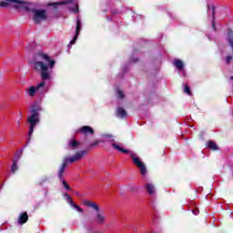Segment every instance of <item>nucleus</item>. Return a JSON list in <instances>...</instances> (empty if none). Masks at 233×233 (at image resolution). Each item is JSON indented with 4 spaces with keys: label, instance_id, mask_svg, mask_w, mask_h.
I'll return each mask as SVG.
<instances>
[{
    "label": "nucleus",
    "instance_id": "obj_29",
    "mask_svg": "<svg viewBox=\"0 0 233 233\" xmlns=\"http://www.w3.org/2000/svg\"><path fill=\"white\" fill-rule=\"evenodd\" d=\"M230 61H232V56H228L226 57V63L227 65H228L230 63Z\"/></svg>",
    "mask_w": 233,
    "mask_h": 233
},
{
    "label": "nucleus",
    "instance_id": "obj_1",
    "mask_svg": "<svg viewBox=\"0 0 233 233\" xmlns=\"http://www.w3.org/2000/svg\"><path fill=\"white\" fill-rule=\"evenodd\" d=\"M56 65V61L50 59L46 54H37L35 56L33 66L35 70L41 72L43 81H50L52 79V69Z\"/></svg>",
    "mask_w": 233,
    "mask_h": 233
},
{
    "label": "nucleus",
    "instance_id": "obj_17",
    "mask_svg": "<svg viewBox=\"0 0 233 233\" xmlns=\"http://www.w3.org/2000/svg\"><path fill=\"white\" fill-rule=\"evenodd\" d=\"M70 3H74V1L73 0H64V1L59 2V3L49 4V6H57L59 5H68Z\"/></svg>",
    "mask_w": 233,
    "mask_h": 233
},
{
    "label": "nucleus",
    "instance_id": "obj_11",
    "mask_svg": "<svg viewBox=\"0 0 233 233\" xmlns=\"http://www.w3.org/2000/svg\"><path fill=\"white\" fill-rule=\"evenodd\" d=\"M79 32H81V20H76V33L74 38L71 40L70 45H76V41H77V36L79 35Z\"/></svg>",
    "mask_w": 233,
    "mask_h": 233
},
{
    "label": "nucleus",
    "instance_id": "obj_8",
    "mask_svg": "<svg viewBox=\"0 0 233 233\" xmlns=\"http://www.w3.org/2000/svg\"><path fill=\"white\" fill-rule=\"evenodd\" d=\"M112 148L116 150V152H120V154H131L129 149L125 148V145L119 142H112L111 144Z\"/></svg>",
    "mask_w": 233,
    "mask_h": 233
},
{
    "label": "nucleus",
    "instance_id": "obj_9",
    "mask_svg": "<svg viewBox=\"0 0 233 233\" xmlns=\"http://www.w3.org/2000/svg\"><path fill=\"white\" fill-rule=\"evenodd\" d=\"M43 86H45V82L42 81L40 84H38L35 86H31L29 88L26 89V94L27 96H29V97H35V94L37 92V90H40L41 88H43Z\"/></svg>",
    "mask_w": 233,
    "mask_h": 233
},
{
    "label": "nucleus",
    "instance_id": "obj_23",
    "mask_svg": "<svg viewBox=\"0 0 233 233\" xmlns=\"http://www.w3.org/2000/svg\"><path fill=\"white\" fill-rule=\"evenodd\" d=\"M184 93L187 94V96H192V91H190V86L188 85H184Z\"/></svg>",
    "mask_w": 233,
    "mask_h": 233
},
{
    "label": "nucleus",
    "instance_id": "obj_19",
    "mask_svg": "<svg viewBox=\"0 0 233 233\" xmlns=\"http://www.w3.org/2000/svg\"><path fill=\"white\" fill-rule=\"evenodd\" d=\"M174 66L178 69V70H183V66H184V64H183V61L179 60V59H177L174 61Z\"/></svg>",
    "mask_w": 233,
    "mask_h": 233
},
{
    "label": "nucleus",
    "instance_id": "obj_25",
    "mask_svg": "<svg viewBox=\"0 0 233 233\" xmlns=\"http://www.w3.org/2000/svg\"><path fill=\"white\" fill-rule=\"evenodd\" d=\"M11 170L12 172H15V170H17V162L13 163Z\"/></svg>",
    "mask_w": 233,
    "mask_h": 233
},
{
    "label": "nucleus",
    "instance_id": "obj_27",
    "mask_svg": "<svg viewBox=\"0 0 233 233\" xmlns=\"http://www.w3.org/2000/svg\"><path fill=\"white\" fill-rule=\"evenodd\" d=\"M117 95L120 99H123V97H125V95L123 94V91H121V90H118Z\"/></svg>",
    "mask_w": 233,
    "mask_h": 233
},
{
    "label": "nucleus",
    "instance_id": "obj_28",
    "mask_svg": "<svg viewBox=\"0 0 233 233\" xmlns=\"http://www.w3.org/2000/svg\"><path fill=\"white\" fill-rule=\"evenodd\" d=\"M63 185L65 188H66V190H70V187L68 186V184H66V181L63 180Z\"/></svg>",
    "mask_w": 233,
    "mask_h": 233
},
{
    "label": "nucleus",
    "instance_id": "obj_14",
    "mask_svg": "<svg viewBox=\"0 0 233 233\" xmlns=\"http://www.w3.org/2000/svg\"><path fill=\"white\" fill-rule=\"evenodd\" d=\"M188 210H190L195 216H198L199 214V208H198V205H196V202H192L190 206L188 207Z\"/></svg>",
    "mask_w": 233,
    "mask_h": 233
},
{
    "label": "nucleus",
    "instance_id": "obj_16",
    "mask_svg": "<svg viewBox=\"0 0 233 233\" xmlns=\"http://www.w3.org/2000/svg\"><path fill=\"white\" fill-rule=\"evenodd\" d=\"M146 188H147L149 196H153V194L156 193V189L154 187V185H152V184H146Z\"/></svg>",
    "mask_w": 233,
    "mask_h": 233
},
{
    "label": "nucleus",
    "instance_id": "obj_13",
    "mask_svg": "<svg viewBox=\"0 0 233 233\" xmlns=\"http://www.w3.org/2000/svg\"><path fill=\"white\" fill-rule=\"evenodd\" d=\"M28 221V213L27 212H23L20 214L18 218V224L19 225H25Z\"/></svg>",
    "mask_w": 233,
    "mask_h": 233
},
{
    "label": "nucleus",
    "instance_id": "obj_26",
    "mask_svg": "<svg viewBox=\"0 0 233 233\" xmlns=\"http://www.w3.org/2000/svg\"><path fill=\"white\" fill-rule=\"evenodd\" d=\"M75 8L73 9V12H79V5H77V2L74 3Z\"/></svg>",
    "mask_w": 233,
    "mask_h": 233
},
{
    "label": "nucleus",
    "instance_id": "obj_6",
    "mask_svg": "<svg viewBox=\"0 0 233 233\" xmlns=\"http://www.w3.org/2000/svg\"><path fill=\"white\" fill-rule=\"evenodd\" d=\"M136 167L139 168L142 176H145L147 174V167H145V164L143 161H141V158L136 155V153L132 152L128 154Z\"/></svg>",
    "mask_w": 233,
    "mask_h": 233
},
{
    "label": "nucleus",
    "instance_id": "obj_20",
    "mask_svg": "<svg viewBox=\"0 0 233 233\" xmlns=\"http://www.w3.org/2000/svg\"><path fill=\"white\" fill-rule=\"evenodd\" d=\"M80 145V143L77 141V140H76V139H71L70 140V142H69V147H71V148H77V147Z\"/></svg>",
    "mask_w": 233,
    "mask_h": 233
},
{
    "label": "nucleus",
    "instance_id": "obj_5",
    "mask_svg": "<svg viewBox=\"0 0 233 233\" xmlns=\"http://www.w3.org/2000/svg\"><path fill=\"white\" fill-rule=\"evenodd\" d=\"M83 156H84V152H78L74 157L65 159V162L62 164V166L58 171V177H60V179H62V177L65 174V170H66V167H67L68 163H76V161H79V159H81L83 157Z\"/></svg>",
    "mask_w": 233,
    "mask_h": 233
},
{
    "label": "nucleus",
    "instance_id": "obj_31",
    "mask_svg": "<svg viewBox=\"0 0 233 233\" xmlns=\"http://www.w3.org/2000/svg\"><path fill=\"white\" fill-rule=\"evenodd\" d=\"M230 79H231V81H232V79H233V76H231V77H230Z\"/></svg>",
    "mask_w": 233,
    "mask_h": 233
},
{
    "label": "nucleus",
    "instance_id": "obj_7",
    "mask_svg": "<svg viewBox=\"0 0 233 233\" xmlns=\"http://www.w3.org/2000/svg\"><path fill=\"white\" fill-rule=\"evenodd\" d=\"M33 20L35 23L39 24L41 21H46V10L45 9H34L33 10Z\"/></svg>",
    "mask_w": 233,
    "mask_h": 233
},
{
    "label": "nucleus",
    "instance_id": "obj_30",
    "mask_svg": "<svg viewBox=\"0 0 233 233\" xmlns=\"http://www.w3.org/2000/svg\"><path fill=\"white\" fill-rule=\"evenodd\" d=\"M98 144H99V141H96L93 144H91L90 147H96V145H98Z\"/></svg>",
    "mask_w": 233,
    "mask_h": 233
},
{
    "label": "nucleus",
    "instance_id": "obj_22",
    "mask_svg": "<svg viewBox=\"0 0 233 233\" xmlns=\"http://www.w3.org/2000/svg\"><path fill=\"white\" fill-rule=\"evenodd\" d=\"M208 147L210 148V150H218V144L214 141L208 142Z\"/></svg>",
    "mask_w": 233,
    "mask_h": 233
},
{
    "label": "nucleus",
    "instance_id": "obj_4",
    "mask_svg": "<svg viewBox=\"0 0 233 233\" xmlns=\"http://www.w3.org/2000/svg\"><path fill=\"white\" fill-rule=\"evenodd\" d=\"M39 111H41V106H35L32 109V114L27 117L28 123H30L29 127V136H32L34 133V128H35V124L39 123Z\"/></svg>",
    "mask_w": 233,
    "mask_h": 233
},
{
    "label": "nucleus",
    "instance_id": "obj_21",
    "mask_svg": "<svg viewBox=\"0 0 233 233\" xmlns=\"http://www.w3.org/2000/svg\"><path fill=\"white\" fill-rule=\"evenodd\" d=\"M117 116H118V117H127V111H125V109H123V107H119L117 109Z\"/></svg>",
    "mask_w": 233,
    "mask_h": 233
},
{
    "label": "nucleus",
    "instance_id": "obj_3",
    "mask_svg": "<svg viewBox=\"0 0 233 233\" xmlns=\"http://www.w3.org/2000/svg\"><path fill=\"white\" fill-rule=\"evenodd\" d=\"M0 6H14L16 10L30 12V4L19 0H5V2H0Z\"/></svg>",
    "mask_w": 233,
    "mask_h": 233
},
{
    "label": "nucleus",
    "instance_id": "obj_12",
    "mask_svg": "<svg viewBox=\"0 0 233 233\" xmlns=\"http://www.w3.org/2000/svg\"><path fill=\"white\" fill-rule=\"evenodd\" d=\"M66 201H68V203L74 207V208H76V210H77L78 212H84L83 208H80L78 205H76V203H74V200L72 199V197H70V195L66 194Z\"/></svg>",
    "mask_w": 233,
    "mask_h": 233
},
{
    "label": "nucleus",
    "instance_id": "obj_10",
    "mask_svg": "<svg viewBox=\"0 0 233 233\" xmlns=\"http://www.w3.org/2000/svg\"><path fill=\"white\" fill-rule=\"evenodd\" d=\"M78 133L84 134V136H88V134L92 136L94 135V128H92L90 126H84L78 129Z\"/></svg>",
    "mask_w": 233,
    "mask_h": 233
},
{
    "label": "nucleus",
    "instance_id": "obj_18",
    "mask_svg": "<svg viewBox=\"0 0 233 233\" xmlns=\"http://www.w3.org/2000/svg\"><path fill=\"white\" fill-rule=\"evenodd\" d=\"M184 123L192 128L194 127V120L190 116H186Z\"/></svg>",
    "mask_w": 233,
    "mask_h": 233
},
{
    "label": "nucleus",
    "instance_id": "obj_24",
    "mask_svg": "<svg viewBox=\"0 0 233 233\" xmlns=\"http://www.w3.org/2000/svg\"><path fill=\"white\" fill-rule=\"evenodd\" d=\"M96 222L98 223H105V217H103L101 214H98L96 218Z\"/></svg>",
    "mask_w": 233,
    "mask_h": 233
},
{
    "label": "nucleus",
    "instance_id": "obj_15",
    "mask_svg": "<svg viewBox=\"0 0 233 233\" xmlns=\"http://www.w3.org/2000/svg\"><path fill=\"white\" fill-rule=\"evenodd\" d=\"M84 205H86V207H89L90 208H94L95 210H99L97 204H96L92 201L86 200V201H84Z\"/></svg>",
    "mask_w": 233,
    "mask_h": 233
},
{
    "label": "nucleus",
    "instance_id": "obj_2",
    "mask_svg": "<svg viewBox=\"0 0 233 233\" xmlns=\"http://www.w3.org/2000/svg\"><path fill=\"white\" fill-rule=\"evenodd\" d=\"M207 8L208 20L211 23L212 30L216 32V2L214 0H208Z\"/></svg>",
    "mask_w": 233,
    "mask_h": 233
}]
</instances>
